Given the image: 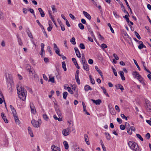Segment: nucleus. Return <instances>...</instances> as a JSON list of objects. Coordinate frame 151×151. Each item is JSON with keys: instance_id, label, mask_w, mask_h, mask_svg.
I'll list each match as a JSON object with an SVG mask.
<instances>
[{"instance_id": "obj_61", "label": "nucleus", "mask_w": 151, "mask_h": 151, "mask_svg": "<svg viewBox=\"0 0 151 151\" xmlns=\"http://www.w3.org/2000/svg\"><path fill=\"white\" fill-rule=\"evenodd\" d=\"M114 57L115 58L116 60H118L119 58L118 56L115 53H114L113 55Z\"/></svg>"}, {"instance_id": "obj_3", "label": "nucleus", "mask_w": 151, "mask_h": 151, "mask_svg": "<svg viewBox=\"0 0 151 151\" xmlns=\"http://www.w3.org/2000/svg\"><path fill=\"white\" fill-rule=\"evenodd\" d=\"M31 122L33 127L36 128L39 127L41 123V120L39 119L37 121H36L34 119L32 120Z\"/></svg>"}, {"instance_id": "obj_5", "label": "nucleus", "mask_w": 151, "mask_h": 151, "mask_svg": "<svg viewBox=\"0 0 151 151\" xmlns=\"http://www.w3.org/2000/svg\"><path fill=\"white\" fill-rule=\"evenodd\" d=\"M145 107L147 111L148 112H151V104L150 102L148 100H145Z\"/></svg>"}, {"instance_id": "obj_6", "label": "nucleus", "mask_w": 151, "mask_h": 151, "mask_svg": "<svg viewBox=\"0 0 151 151\" xmlns=\"http://www.w3.org/2000/svg\"><path fill=\"white\" fill-rule=\"evenodd\" d=\"M54 46V49L55 51V52L56 54L58 55L59 56H60V50L59 48L54 43L53 44Z\"/></svg>"}, {"instance_id": "obj_31", "label": "nucleus", "mask_w": 151, "mask_h": 151, "mask_svg": "<svg viewBox=\"0 0 151 151\" xmlns=\"http://www.w3.org/2000/svg\"><path fill=\"white\" fill-rule=\"evenodd\" d=\"M54 118L56 120H58L59 122H61L62 121V119L61 118H58L56 115H54Z\"/></svg>"}, {"instance_id": "obj_18", "label": "nucleus", "mask_w": 151, "mask_h": 151, "mask_svg": "<svg viewBox=\"0 0 151 151\" xmlns=\"http://www.w3.org/2000/svg\"><path fill=\"white\" fill-rule=\"evenodd\" d=\"M38 10L40 14L41 17H44L45 16V14L42 9L40 8H39L38 9Z\"/></svg>"}, {"instance_id": "obj_59", "label": "nucleus", "mask_w": 151, "mask_h": 151, "mask_svg": "<svg viewBox=\"0 0 151 151\" xmlns=\"http://www.w3.org/2000/svg\"><path fill=\"white\" fill-rule=\"evenodd\" d=\"M27 9L26 8H24L23 9V12L24 14H27Z\"/></svg>"}, {"instance_id": "obj_7", "label": "nucleus", "mask_w": 151, "mask_h": 151, "mask_svg": "<svg viewBox=\"0 0 151 151\" xmlns=\"http://www.w3.org/2000/svg\"><path fill=\"white\" fill-rule=\"evenodd\" d=\"M30 107L31 110V112L34 114H35L36 113L35 108L33 103H30Z\"/></svg>"}, {"instance_id": "obj_39", "label": "nucleus", "mask_w": 151, "mask_h": 151, "mask_svg": "<svg viewBox=\"0 0 151 151\" xmlns=\"http://www.w3.org/2000/svg\"><path fill=\"white\" fill-rule=\"evenodd\" d=\"M136 135L137 137L139 138L140 140L142 141H143V138L139 134H136Z\"/></svg>"}, {"instance_id": "obj_24", "label": "nucleus", "mask_w": 151, "mask_h": 151, "mask_svg": "<svg viewBox=\"0 0 151 151\" xmlns=\"http://www.w3.org/2000/svg\"><path fill=\"white\" fill-rule=\"evenodd\" d=\"M17 37L18 39V41L19 45L21 46L23 44V43L22 41L21 38L19 37L18 35H17Z\"/></svg>"}, {"instance_id": "obj_27", "label": "nucleus", "mask_w": 151, "mask_h": 151, "mask_svg": "<svg viewBox=\"0 0 151 151\" xmlns=\"http://www.w3.org/2000/svg\"><path fill=\"white\" fill-rule=\"evenodd\" d=\"M62 68L63 69L64 71H66L67 70V69L66 67V64L65 62H63L62 63Z\"/></svg>"}, {"instance_id": "obj_51", "label": "nucleus", "mask_w": 151, "mask_h": 151, "mask_svg": "<svg viewBox=\"0 0 151 151\" xmlns=\"http://www.w3.org/2000/svg\"><path fill=\"white\" fill-rule=\"evenodd\" d=\"M75 78L76 81V82L78 85L80 84V80L79 78V76L75 77Z\"/></svg>"}, {"instance_id": "obj_30", "label": "nucleus", "mask_w": 151, "mask_h": 151, "mask_svg": "<svg viewBox=\"0 0 151 151\" xmlns=\"http://www.w3.org/2000/svg\"><path fill=\"white\" fill-rule=\"evenodd\" d=\"M89 78L92 84H94L95 83L94 80L92 78V76L91 75L89 76Z\"/></svg>"}, {"instance_id": "obj_10", "label": "nucleus", "mask_w": 151, "mask_h": 151, "mask_svg": "<svg viewBox=\"0 0 151 151\" xmlns=\"http://www.w3.org/2000/svg\"><path fill=\"white\" fill-rule=\"evenodd\" d=\"M63 134L65 136H67L69 134V129L68 128L63 130Z\"/></svg>"}, {"instance_id": "obj_33", "label": "nucleus", "mask_w": 151, "mask_h": 151, "mask_svg": "<svg viewBox=\"0 0 151 151\" xmlns=\"http://www.w3.org/2000/svg\"><path fill=\"white\" fill-rule=\"evenodd\" d=\"M138 48L139 49H141L143 48H146V47L143 44V43H142L139 44L138 46Z\"/></svg>"}, {"instance_id": "obj_45", "label": "nucleus", "mask_w": 151, "mask_h": 151, "mask_svg": "<svg viewBox=\"0 0 151 151\" xmlns=\"http://www.w3.org/2000/svg\"><path fill=\"white\" fill-rule=\"evenodd\" d=\"M78 27L81 29L82 30L84 29V25L81 23H80L78 24Z\"/></svg>"}, {"instance_id": "obj_1", "label": "nucleus", "mask_w": 151, "mask_h": 151, "mask_svg": "<svg viewBox=\"0 0 151 151\" xmlns=\"http://www.w3.org/2000/svg\"><path fill=\"white\" fill-rule=\"evenodd\" d=\"M17 93L19 97L23 101L26 99L27 95V91L22 87H17Z\"/></svg>"}, {"instance_id": "obj_15", "label": "nucleus", "mask_w": 151, "mask_h": 151, "mask_svg": "<svg viewBox=\"0 0 151 151\" xmlns=\"http://www.w3.org/2000/svg\"><path fill=\"white\" fill-rule=\"evenodd\" d=\"M51 149L52 150V151H60V148L54 145L52 146Z\"/></svg>"}, {"instance_id": "obj_32", "label": "nucleus", "mask_w": 151, "mask_h": 151, "mask_svg": "<svg viewBox=\"0 0 151 151\" xmlns=\"http://www.w3.org/2000/svg\"><path fill=\"white\" fill-rule=\"evenodd\" d=\"M123 34L124 35V38L125 40H127L128 38H129V36L127 34V33L125 31L124 32Z\"/></svg>"}, {"instance_id": "obj_13", "label": "nucleus", "mask_w": 151, "mask_h": 151, "mask_svg": "<svg viewBox=\"0 0 151 151\" xmlns=\"http://www.w3.org/2000/svg\"><path fill=\"white\" fill-rule=\"evenodd\" d=\"M74 50L78 58H80L81 57V54L78 48L76 47H75L74 48Z\"/></svg>"}, {"instance_id": "obj_4", "label": "nucleus", "mask_w": 151, "mask_h": 151, "mask_svg": "<svg viewBox=\"0 0 151 151\" xmlns=\"http://www.w3.org/2000/svg\"><path fill=\"white\" fill-rule=\"evenodd\" d=\"M27 70L29 72L30 75L31 76H35V72L33 69H32L31 66L27 65L26 67Z\"/></svg>"}, {"instance_id": "obj_26", "label": "nucleus", "mask_w": 151, "mask_h": 151, "mask_svg": "<svg viewBox=\"0 0 151 151\" xmlns=\"http://www.w3.org/2000/svg\"><path fill=\"white\" fill-rule=\"evenodd\" d=\"M105 134L106 135V138L108 140H109L111 139V136L108 133L105 132Z\"/></svg>"}, {"instance_id": "obj_29", "label": "nucleus", "mask_w": 151, "mask_h": 151, "mask_svg": "<svg viewBox=\"0 0 151 151\" xmlns=\"http://www.w3.org/2000/svg\"><path fill=\"white\" fill-rule=\"evenodd\" d=\"M59 24L61 27V29L62 31H64L65 30V28L64 25L62 24L61 21L59 22Z\"/></svg>"}, {"instance_id": "obj_8", "label": "nucleus", "mask_w": 151, "mask_h": 151, "mask_svg": "<svg viewBox=\"0 0 151 151\" xmlns=\"http://www.w3.org/2000/svg\"><path fill=\"white\" fill-rule=\"evenodd\" d=\"M137 79L138 80L139 82L142 84L144 86L145 85V83L144 81V79L142 77L141 75H139L138 76V78H137Z\"/></svg>"}, {"instance_id": "obj_54", "label": "nucleus", "mask_w": 151, "mask_h": 151, "mask_svg": "<svg viewBox=\"0 0 151 151\" xmlns=\"http://www.w3.org/2000/svg\"><path fill=\"white\" fill-rule=\"evenodd\" d=\"M49 81H50L51 82L53 83H55V80H54V78L53 77L50 78L49 80Z\"/></svg>"}, {"instance_id": "obj_23", "label": "nucleus", "mask_w": 151, "mask_h": 151, "mask_svg": "<svg viewBox=\"0 0 151 151\" xmlns=\"http://www.w3.org/2000/svg\"><path fill=\"white\" fill-rule=\"evenodd\" d=\"M84 89L86 91H88L89 90H91L92 89L89 86L87 85L85 86Z\"/></svg>"}, {"instance_id": "obj_14", "label": "nucleus", "mask_w": 151, "mask_h": 151, "mask_svg": "<svg viewBox=\"0 0 151 151\" xmlns=\"http://www.w3.org/2000/svg\"><path fill=\"white\" fill-rule=\"evenodd\" d=\"M83 14L85 16V17H86L89 20H90L91 19V16L87 12L85 11H83Z\"/></svg>"}, {"instance_id": "obj_17", "label": "nucleus", "mask_w": 151, "mask_h": 151, "mask_svg": "<svg viewBox=\"0 0 151 151\" xmlns=\"http://www.w3.org/2000/svg\"><path fill=\"white\" fill-rule=\"evenodd\" d=\"M26 32L28 36L30 38L33 39V37L32 36V35L31 32H30L29 28H27L26 29Z\"/></svg>"}, {"instance_id": "obj_16", "label": "nucleus", "mask_w": 151, "mask_h": 151, "mask_svg": "<svg viewBox=\"0 0 151 151\" xmlns=\"http://www.w3.org/2000/svg\"><path fill=\"white\" fill-rule=\"evenodd\" d=\"M115 86L117 89H120L122 91L124 89L123 86L120 84L116 85Z\"/></svg>"}, {"instance_id": "obj_56", "label": "nucleus", "mask_w": 151, "mask_h": 151, "mask_svg": "<svg viewBox=\"0 0 151 151\" xmlns=\"http://www.w3.org/2000/svg\"><path fill=\"white\" fill-rule=\"evenodd\" d=\"M145 137L147 139H149L150 137V134L148 133H147L145 135Z\"/></svg>"}, {"instance_id": "obj_46", "label": "nucleus", "mask_w": 151, "mask_h": 151, "mask_svg": "<svg viewBox=\"0 0 151 151\" xmlns=\"http://www.w3.org/2000/svg\"><path fill=\"white\" fill-rule=\"evenodd\" d=\"M112 68L113 70V72L114 73V75L116 76H117V72L116 71V70L115 69L113 68V67H112Z\"/></svg>"}, {"instance_id": "obj_60", "label": "nucleus", "mask_w": 151, "mask_h": 151, "mask_svg": "<svg viewBox=\"0 0 151 151\" xmlns=\"http://www.w3.org/2000/svg\"><path fill=\"white\" fill-rule=\"evenodd\" d=\"M113 13L114 16L116 18H119V15L117 14L116 12H113Z\"/></svg>"}, {"instance_id": "obj_37", "label": "nucleus", "mask_w": 151, "mask_h": 151, "mask_svg": "<svg viewBox=\"0 0 151 151\" xmlns=\"http://www.w3.org/2000/svg\"><path fill=\"white\" fill-rule=\"evenodd\" d=\"M75 40V38L74 37H73L70 40V41L73 45H75L76 44Z\"/></svg>"}, {"instance_id": "obj_50", "label": "nucleus", "mask_w": 151, "mask_h": 151, "mask_svg": "<svg viewBox=\"0 0 151 151\" xmlns=\"http://www.w3.org/2000/svg\"><path fill=\"white\" fill-rule=\"evenodd\" d=\"M118 2L119 4L121 6V7L122 8V9H124V8H125V7L123 6L122 2L120 1H118Z\"/></svg>"}, {"instance_id": "obj_42", "label": "nucleus", "mask_w": 151, "mask_h": 151, "mask_svg": "<svg viewBox=\"0 0 151 151\" xmlns=\"http://www.w3.org/2000/svg\"><path fill=\"white\" fill-rule=\"evenodd\" d=\"M133 60L134 61V63L136 65V66L137 67V68L138 69V70H141L140 68L139 67V65H138L137 62L136 61V60H134V59H133Z\"/></svg>"}, {"instance_id": "obj_47", "label": "nucleus", "mask_w": 151, "mask_h": 151, "mask_svg": "<svg viewBox=\"0 0 151 151\" xmlns=\"http://www.w3.org/2000/svg\"><path fill=\"white\" fill-rule=\"evenodd\" d=\"M129 16L128 15H125L124 17H124L126 19L127 22L128 23H129V19L128 18Z\"/></svg>"}, {"instance_id": "obj_49", "label": "nucleus", "mask_w": 151, "mask_h": 151, "mask_svg": "<svg viewBox=\"0 0 151 151\" xmlns=\"http://www.w3.org/2000/svg\"><path fill=\"white\" fill-rule=\"evenodd\" d=\"M80 47L82 49H85V47L83 44L81 43L79 45Z\"/></svg>"}, {"instance_id": "obj_38", "label": "nucleus", "mask_w": 151, "mask_h": 151, "mask_svg": "<svg viewBox=\"0 0 151 151\" xmlns=\"http://www.w3.org/2000/svg\"><path fill=\"white\" fill-rule=\"evenodd\" d=\"M68 93L67 92H64L63 93V97L64 99H66L68 95Z\"/></svg>"}, {"instance_id": "obj_11", "label": "nucleus", "mask_w": 151, "mask_h": 151, "mask_svg": "<svg viewBox=\"0 0 151 151\" xmlns=\"http://www.w3.org/2000/svg\"><path fill=\"white\" fill-rule=\"evenodd\" d=\"M83 69L86 71H88L89 70V65L87 63L83 64Z\"/></svg>"}, {"instance_id": "obj_21", "label": "nucleus", "mask_w": 151, "mask_h": 151, "mask_svg": "<svg viewBox=\"0 0 151 151\" xmlns=\"http://www.w3.org/2000/svg\"><path fill=\"white\" fill-rule=\"evenodd\" d=\"M132 75L134 78H138V76L140 75L139 73L136 71L133 72L132 73Z\"/></svg>"}, {"instance_id": "obj_55", "label": "nucleus", "mask_w": 151, "mask_h": 151, "mask_svg": "<svg viewBox=\"0 0 151 151\" xmlns=\"http://www.w3.org/2000/svg\"><path fill=\"white\" fill-rule=\"evenodd\" d=\"M51 7H52V10L53 12H57L56 9L55 8V5H52V6Z\"/></svg>"}, {"instance_id": "obj_62", "label": "nucleus", "mask_w": 151, "mask_h": 151, "mask_svg": "<svg viewBox=\"0 0 151 151\" xmlns=\"http://www.w3.org/2000/svg\"><path fill=\"white\" fill-rule=\"evenodd\" d=\"M116 120L117 122H119V124H121L122 123V120L121 119L117 118Z\"/></svg>"}, {"instance_id": "obj_57", "label": "nucleus", "mask_w": 151, "mask_h": 151, "mask_svg": "<svg viewBox=\"0 0 151 151\" xmlns=\"http://www.w3.org/2000/svg\"><path fill=\"white\" fill-rule=\"evenodd\" d=\"M127 132L130 135H131L132 134V131H130V130L131 129L130 128H127Z\"/></svg>"}, {"instance_id": "obj_63", "label": "nucleus", "mask_w": 151, "mask_h": 151, "mask_svg": "<svg viewBox=\"0 0 151 151\" xmlns=\"http://www.w3.org/2000/svg\"><path fill=\"white\" fill-rule=\"evenodd\" d=\"M69 16L70 17L73 19L75 20L76 19V18L74 17V16L71 14H69Z\"/></svg>"}, {"instance_id": "obj_35", "label": "nucleus", "mask_w": 151, "mask_h": 151, "mask_svg": "<svg viewBox=\"0 0 151 151\" xmlns=\"http://www.w3.org/2000/svg\"><path fill=\"white\" fill-rule=\"evenodd\" d=\"M82 64L84 63H87L85 57L84 56H82Z\"/></svg>"}, {"instance_id": "obj_19", "label": "nucleus", "mask_w": 151, "mask_h": 151, "mask_svg": "<svg viewBox=\"0 0 151 151\" xmlns=\"http://www.w3.org/2000/svg\"><path fill=\"white\" fill-rule=\"evenodd\" d=\"M28 130L29 134H30V136L32 137H33V134L32 132V129L30 127H28Z\"/></svg>"}, {"instance_id": "obj_22", "label": "nucleus", "mask_w": 151, "mask_h": 151, "mask_svg": "<svg viewBox=\"0 0 151 151\" xmlns=\"http://www.w3.org/2000/svg\"><path fill=\"white\" fill-rule=\"evenodd\" d=\"M119 73H120L122 79L123 81L125 80V78L124 75V73L122 71H120L119 72Z\"/></svg>"}, {"instance_id": "obj_43", "label": "nucleus", "mask_w": 151, "mask_h": 151, "mask_svg": "<svg viewBox=\"0 0 151 151\" xmlns=\"http://www.w3.org/2000/svg\"><path fill=\"white\" fill-rule=\"evenodd\" d=\"M95 68L97 71L98 72L99 74H101L102 72L101 71V70L97 66H95Z\"/></svg>"}, {"instance_id": "obj_20", "label": "nucleus", "mask_w": 151, "mask_h": 151, "mask_svg": "<svg viewBox=\"0 0 151 151\" xmlns=\"http://www.w3.org/2000/svg\"><path fill=\"white\" fill-rule=\"evenodd\" d=\"M101 88L102 89L104 93L108 97H109V96L108 93L106 92V89L104 87H101Z\"/></svg>"}, {"instance_id": "obj_52", "label": "nucleus", "mask_w": 151, "mask_h": 151, "mask_svg": "<svg viewBox=\"0 0 151 151\" xmlns=\"http://www.w3.org/2000/svg\"><path fill=\"white\" fill-rule=\"evenodd\" d=\"M4 16L3 15V13L0 10V19H4Z\"/></svg>"}, {"instance_id": "obj_58", "label": "nucleus", "mask_w": 151, "mask_h": 151, "mask_svg": "<svg viewBox=\"0 0 151 151\" xmlns=\"http://www.w3.org/2000/svg\"><path fill=\"white\" fill-rule=\"evenodd\" d=\"M38 24V25L40 26L42 28H43V29H44V28L43 26L41 24L39 20H36Z\"/></svg>"}, {"instance_id": "obj_28", "label": "nucleus", "mask_w": 151, "mask_h": 151, "mask_svg": "<svg viewBox=\"0 0 151 151\" xmlns=\"http://www.w3.org/2000/svg\"><path fill=\"white\" fill-rule=\"evenodd\" d=\"M84 137H85V141H86V144L88 145H89L90 143L88 141V139L87 138L88 137V135L87 134H86L84 135Z\"/></svg>"}, {"instance_id": "obj_34", "label": "nucleus", "mask_w": 151, "mask_h": 151, "mask_svg": "<svg viewBox=\"0 0 151 151\" xmlns=\"http://www.w3.org/2000/svg\"><path fill=\"white\" fill-rule=\"evenodd\" d=\"M66 89L68 90V91L71 94H73V92L71 90V88L70 87L68 86L67 87Z\"/></svg>"}, {"instance_id": "obj_40", "label": "nucleus", "mask_w": 151, "mask_h": 151, "mask_svg": "<svg viewBox=\"0 0 151 151\" xmlns=\"http://www.w3.org/2000/svg\"><path fill=\"white\" fill-rule=\"evenodd\" d=\"M107 25L109 27L110 30L111 31V32L112 33H114V30L113 29V28H112L111 24L110 23H108L107 24Z\"/></svg>"}, {"instance_id": "obj_9", "label": "nucleus", "mask_w": 151, "mask_h": 151, "mask_svg": "<svg viewBox=\"0 0 151 151\" xmlns=\"http://www.w3.org/2000/svg\"><path fill=\"white\" fill-rule=\"evenodd\" d=\"M1 116L2 118L4 120L5 123H7L9 122L8 120L6 119V116L5 115L4 113H1Z\"/></svg>"}, {"instance_id": "obj_25", "label": "nucleus", "mask_w": 151, "mask_h": 151, "mask_svg": "<svg viewBox=\"0 0 151 151\" xmlns=\"http://www.w3.org/2000/svg\"><path fill=\"white\" fill-rule=\"evenodd\" d=\"M63 143L64 145L65 149L66 150H68L69 148V145L67 142L66 141H65L63 142Z\"/></svg>"}, {"instance_id": "obj_48", "label": "nucleus", "mask_w": 151, "mask_h": 151, "mask_svg": "<svg viewBox=\"0 0 151 151\" xmlns=\"http://www.w3.org/2000/svg\"><path fill=\"white\" fill-rule=\"evenodd\" d=\"M43 117L44 119H45V120L47 121L48 120L49 118L46 114H43Z\"/></svg>"}, {"instance_id": "obj_12", "label": "nucleus", "mask_w": 151, "mask_h": 151, "mask_svg": "<svg viewBox=\"0 0 151 151\" xmlns=\"http://www.w3.org/2000/svg\"><path fill=\"white\" fill-rule=\"evenodd\" d=\"M91 101L96 105H100L101 102V101L100 99H98L96 100L93 99H91Z\"/></svg>"}, {"instance_id": "obj_44", "label": "nucleus", "mask_w": 151, "mask_h": 151, "mask_svg": "<svg viewBox=\"0 0 151 151\" xmlns=\"http://www.w3.org/2000/svg\"><path fill=\"white\" fill-rule=\"evenodd\" d=\"M101 47L103 50L107 47V45L103 43L101 45Z\"/></svg>"}, {"instance_id": "obj_2", "label": "nucleus", "mask_w": 151, "mask_h": 151, "mask_svg": "<svg viewBox=\"0 0 151 151\" xmlns=\"http://www.w3.org/2000/svg\"><path fill=\"white\" fill-rule=\"evenodd\" d=\"M128 145L130 148L135 151H139V149L138 145L133 141H130L128 143Z\"/></svg>"}, {"instance_id": "obj_53", "label": "nucleus", "mask_w": 151, "mask_h": 151, "mask_svg": "<svg viewBox=\"0 0 151 151\" xmlns=\"http://www.w3.org/2000/svg\"><path fill=\"white\" fill-rule=\"evenodd\" d=\"M82 105L83 106V111H85L86 110V105H85L83 101L82 102Z\"/></svg>"}, {"instance_id": "obj_41", "label": "nucleus", "mask_w": 151, "mask_h": 151, "mask_svg": "<svg viewBox=\"0 0 151 151\" xmlns=\"http://www.w3.org/2000/svg\"><path fill=\"white\" fill-rule=\"evenodd\" d=\"M134 33H135V35L136 36V37H137V38L139 40H140L141 39V37L140 36L139 34H138V32H137L136 31H135Z\"/></svg>"}, {"instance_id": "obj_36", "label": "nucleus", "mask_w": 151, "mask_h": 151, "mask_svg": "<svg viewBox=\"0 0 151 151\" xmlns=\"http://www.w3.org/2000/svg\"><path fill=\"white\" fill-rule=\"evenodd\" d=\"M88 30L89 32L90 33L91 35V36L93 37H95V35H94V34L93 33V31H92V30H91V28H90L88 29Z\"/></svg>"}, {"instance_id": "obj_64", "label": "nucleus", "mask_w": 151, "mask_h": 151, "mask_svg": "<svg viewBox=\"0 0 151 151\" xmlns=\"http://www.w3.org/2000/svg\"><path fill=\"white\" fill-rule=\"evenodd\" d=\"M120 128L121 130H124L125 129V127L124 125L122 124L120 125Z\"/></svg>"}]
</instances>
